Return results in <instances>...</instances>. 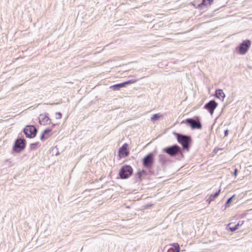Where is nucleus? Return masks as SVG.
Returning a JSON list of instances; mask_svg holds the SVG:
<instances>
[{
  "mask_svg": "<svg viewBox=\"0 0 252 252\" xmlns=\"http://www.w3.org/2000/svg\"><path fill=\"white\" fill-rule=\"evenodd\" d=\"M51 132V129L48 128L44 130L40 136V139L42 141L47 139L50 136L51 134H50V133Z\"/></svg>",
  "mask_w": 252,
  "mask_h": 252,
  "instance_id": "obj_12",
  "label": "nucleus"
},
{
  "mask_svg": "<svg viewBox=\"0 0 252 252\" xmlns=\"http://www.w3.org/2000/svg\"><path fill=\"white\" fill-rule=\"evenodd\" d=\"M38 238H39V237L38 238H37V237H32V241H36L37 247L41 245L40 244L38 243V242H37V241L38 240Z\"/></svg>",
  "mask_w": 252,
  "mask_h": 252,
  "instance_id": "obj_22",
  "label": "nucleus"
},
{
  "mask_svg": "<svg viewBox=\"0 0 252 252\" xmlns=\"http://www.w3.org/2000/svg\"><path fill=\"white\" fill-rule=\"evenodd\" d=\"M154 155L151 153L145 156L142 160L143 166L147 169H151L152 168L154 164Z\"/></svg>",
  "mask_w": 252,
  "mask_h": 252,
  "instance_id": "obj_3",
  "label": "nucleus"
},
{
  "mask_svg": "<svg viewBox=\"0 0 252 252\" xmlns=\"http://www.w3.org/2000/svg\"><path fill=\"white\" fill-rule=\"evenodd\" d=\"M124 86H125L124 83H122L112 86L110 87V88L114 90H119L121 88Z\"/></svg>",
  "mask_w": 252,
  "mask_h": 252,
  "instance_id": "obj_16",
  "label": "nucleus"
},
{
  "mask_svg": "<svg viewBox=\"0 0 252 252\" xmlns=\"http://www.w3.org/2000/svg\"><path fill=\"white\" fill-rule=\"evenodd\" d=\"M177 140L178 142L182 145L184 150H186L187 151H189V145L191 142V138L190 136L178 134Z\"/></svg>",
  "mask_w": 252,
  "mask_h": 252,
  "instance_id": "obj_1",
  "label": "nucleus"
},
{
  "mask_svg": "<svg viewBox=\"0 0 252 252\" xmlns=\"http://www.w3.org/2000/svg\"><path fill=\"white\" fill-rule=\"evenodd\" d=\"M234 196V195H233L232 196H231V197L227 199V201L225 203V208H224V209H226V208H227V207H228L229 206V204L232 201V199H233Z\"/></svg>",
  "mask_w": 252,
  "mask_h": 252,
  "instance_id": "obj_19",
  "label": "nucleus"
},
{
  "mask_svg": "<svg viewBox=\"0 0 252 252\" xmlns=\"http://www.w3.org/2000/svg\"><path fill=\"white\" fill-rule=\"evenodd\" d=\"M55 104V103H51V105H54V104Z\"/></svg>",
  "mask_w": 252,
  "mask_h": 252,
  "instance_id": "obj_32",
  "label": "nucleus"
},
{
  "mask_svg": "<svg viewBox=\"0 0 252 252\" xmlns=\"http://www.w3.org/2000/svg\"><path fill=\"white\" fill-rule=\"evenodd\" d=\"M38 146H39L38 142L32 143L30 144V149L31 150H35Z\"/></svg>",
  "mask_w": 252,
  "mask_h": 252,
  "instance_id": "obj_18",
  "label": "nucleus"
},
{
  "mask_svg": "<svg viewBox=\"0 0 252 252\" xmlns=\"http://www.w3.org/2000/svg\"><path fill=\"white\" fill-rule=\"evenodd\" d=\"M185 123L189 124L192 129H201L202 128V125L199 121L192 118H189L186 120Z\"/></svg>",
  "mask_w": 252,
  "mask_h": 252,
  "instance_id": "obj_8",
  "label": "nucleus"
},
{
  "mask_svg": "<svg viewBox=\"0 0 252 252\" xmlns=\"http://www.w3.org/2000/svg\"><path fill=\"white\" fill-rule=\"evenodd\" d=\"M159 159L160 161H163L164 160V156L163 155H159Z\"/></svg>",
  "mask_w": 252,
  "mask_h": 252,
  "instance_id": "obj_25",
  "label": "nucleus"
},
{
  "mask_svg": "<svg viewBox=\"0 0 252 252\" xmlns=\"http://www.w3.org/2000/svg\"><path fill=\"white\" fill-rule=\"evenodd\" d=\"M228 134V130L227 129H226L224 131V136H227Z\"/></svg>",
  "mask_w": 252,
  "mask_h": 252,
  "instance_id": "obj_27",
  "label": "nucleus"
},
{
  "mask_svg": "<svg viewBox=\"0 0 252 252\" xmlns=\"http://www.w3.org/2000/svg\"><path fill=\"white\" fill-rule=\"evenodd\" d=\"M251 45V42L250 40H244L238 47V52L241 55L245 54Z\"/></svg>",
  "mask_w": 252,
  "mask_h": 252,
  "instance_id": "obj_6",
  "label": "nucleus"
},
{
  "mask_svg": "<svg viewBox=\"0 0 252 252\" xmlns=\"http://www.w3.org/2000/svg\"><path fill=\"white\" fill-rule=\"evenodd\" d=\"M220 191V189H219L218 191H217L215 194H212L210 196L209 198L207 199V201L209 202V203L211 202V201L214 200L215 198L217 197L219 195Z\"/></svg>",
  "mask_w": 252,
  "mask_h": 252,
  "instance_id": "obj_15",
  "label": "nucleus"
},
{
  "mask_svg": "<svg viewBox=\"0 0 252 252\" xmlns=\"http://www.w3.org/2000/svg\"><path fill=\"white\" fill-rule=\"evenodd\" d=\"M141 172H142V173H145L146 172L144 170H143L142 171H141Z\"/></svg>",
  "mask_w": 252,
  "mask_h": 252,
  "instance_id": "obj_31",
  "label": "nucleus"
},
{
  "mask_svg": "<svg viewBox=\"0 0 252 252\" xmlns=\"http://www.w3.org/2000/svg\"><path fill=\"white\" fill-rule=\"evenodd\" d=\"M226 229L229 230L231 231H234L238 229L237 225L232 223H229L227 225Z\"/></svg>",
  "mask_w": 252,
  "mask_h": 252,
  "instance_id": "obj_14",
  "label": "nucleus"
},
{
  "mask_svg": "<svg viewBox=\"0 0 252 252\" xmlns=\"http://www.w3.org/2000/svg\"><path fill=\"white\" fill-rule=\"evenodd\" d=\"M24 134L28 138H33L37 133V129L33 126H27L23 130Z\"/></svg>",
  "mask_w": 252,
  "mask_h": 252,
  "instance_id": "obj_7",
  "label": "nucleus"
},
{
  "mask_svg": "<svg viewBox=\"0 0 252 252\" xmlns=\"http://www.w3.org/2000/svg\"><path fill=\"white\" fill-rule=\"evenodd\" d=\"M244 223V221L239 220L238 223L236 224L237 225V228H238L239 226H242Z\"/></svg>",
  "mask_w": 252,
  "mask_h": 252,
  "instance_id": "obj_24",
  "label": "nucleus"
},
{
  "mask_svg": "<svg viewBox=\"0 0 252 252\" xmlns=\"http://www.w3.org/2000/svg\"><path fill=\"white\" fill-rule=\"evenodd\" d=\"M216 96L220 99H222V100L223 99V98L225 97V94L223 92L222 90L219 89L216 91L215 93Z\"/></svg>",
  "mask_w": 252,
  "mask_h": 252,
  "instance_id": "obj_13",
  "label": "nucleus"
},
{
  "mask_svg": "<svg viewBox=\"0 0 252 252\" xmlns=\"http://www.w3.org/2000/svg\"><path fill=\"white\" fill-rule=\"evenodd\" d=\"M205 0H202V4H204V5H205L206 4H205Z\"/></svg>",
  "mask_w": 252,
  "mask_h": 252,
  "instance_id": "obj_30",
  "label": "nucleus"
},
{
  "mask_svg": "<svg viewBox=\"0 0 252 252\" xmlns=\"http://www.w3.org/2000/svg\"><path fill=\"white\" fill-rule=\"evenodd\" d=\"M26 146V140L24 139L17 138L14 143L13 150L17 153L23 151Z\"/></svg>",
  "mask_w": 252,
  "mask_h": 252,
  "instance_id": "obj_5",
  "label": "nucleus"
},
{
  "mask_svg": "<svg viewBox=\"0 0 252 252\" xmlns=\"http://www.w3.org/2000/svg\"><path fill=\"white\" fill-rule=\"evenodd\" d=\"M163 151L171 157H175L179 154L182 155L181 148L177 145L167 147L163 149Z\"/></svg>",
  "mask_w": 252,
  "mask_h": 252,
  "instance_id": "obj_2",
  "label": "nucleus"
},
{
  "mask_svg": "<svg viewBox=\"0 0 252 252\" xmlns=\"http://www.w3.org/2000/svg\"><path fill=\"white\" fill-rule=\"evenodd\" d=\"M62 114L60 112H57L56 113V118L57 119H60L62 118Z\"/></svg>",
  "mask_w": 252,
  "mask_h": 252,
  "instance_id": "obj_23",
  "label": "nucleus"
},
{
  "mask_svg": "<svg viewBox=\"0 0 252 252\" xmlns=\"http://www.w3.org/2000/svg\"><path fill=\"white\" fill-rule=\"evenodd\" d=\"M218 105V103L214 100H211L205 105L204 108L207 110L211 115H212Z\"/></svg>",
  "mask_w": 252,
  "mask_h": 252,
  "instance_id": "obj_9",
  "label": "nucleus"
},
{
  "mask_svg": "<svg viewBox=\"0 0 252 252\" xmlns=\"http://www.w3.org/2000/svg\"><path fill=\"white\" fill-rule=\"evenodd\" d=\"M142 175V172H138L137 173V175L138 177V178H140Z\"/></svg>",
  "mask_w": 252,
  "mask_h": 252,
  "instance_id": "obj_26",
  "label": "nucleus"
},
{
  "mask_svg": "<svg viewBox=\"0 0 252 252\" xmlns=\"http://www.w3.org/2000/svg\"><path fill=\"white\" fill-rule=\"evenodd\" d=\"M209 1V4L211 5V3L213 2V0H207Z\"/></svg>",
  "mask_w": 252,
  "mask_h": 252,
  "instance_id": "obj_29",
  "label": "nucleus"
},
{
  "mask_svg": "<svg viewBox=\"0 0 252 252\" xmlns=\"http://www.w3.org/2000/svg\"><path fill=\"white\" fill-rule=\"evenodd\" d=\"M39 119V122L43 125H47L51 123V120L48 116L47 114H42L40 115Z\"/></svg>",
  "mask_w": 252,
  "mask_h": 252,
  "instance_id": "obj_10",
  "label": "nucleus"
},
{
  "mask_svg": "<svg viewBox=\"0 0 252 252\" xmlns=\"http://www.w3.org/2000/svg\"><path fill=\"white\" fill-rule=\"evenodd\" d=\"M136 81H137V80L136 79H131V80H128L127 81L124 82V86H125L126 85H127V84L135 83Z\"/></svg>",
  "mask_w": 252,
  "mask_h": 252,
  "instance_id": "obj_20",
  "label": "nucleus"
},
{
  "mask_svg": "<svg viewBox=\"0 0 252 252\" xmlns=\"http://www.w3.org/2000/svg\"><path fill=\"white\" fill-rule=\"evenodd\" d=\"M173 246L175 248V250L176 252H180V248L178 244L177 243H174L173 244Z\"/></svg>",
  "mask_w": 252,
  "mask_h": 252,
  "instance_id": "obj_21",
  "label": "nucleus"
},
{
  "mask_svg": "<svg viewBox=\"0 0 252 252\" xmlns=\"http://www.w3.org/2000/svg\"><path fill=\"white\" fill-rule=\"evenodd\" d=\"M237 172H238V170L237 169H235L234 170V176L236 177L237 175Z\"/></svg>",
  "mask_w": 252,
  "mask_h": 252,
  "instance_id": "obj_28",
  "label": "nucleus"
},
{
  "mask_svg": "<svg viewBox=\"0 0 252 252\" xmlns=\"http://www.w3.org/2000/svg\"><path fill=\"white\" fill-rule=\"evenodd\" d=\"M127 147L128 145L125 143L119 149V153L121 157H126L128 155Z\"/></svg>",
  "mask_w": 252,
  "mask_h": 252,
  "instance_id": "obj_11",
  "label": "nucleus"
},
{
  "mask_svg": "<svg viewBox=\"0 0 252 252\" xmlns=\"http://www.w3.org/2000/svg\"><path fill=\"white\" fill-rule=\"evenodd\" d=\"M162 117V115L160 114H155L151 117V121L154 122L158 120L160 117Z\"/></svg>",
  "mask_w": 252,
  "mask_h": 252,
  "instance_id": "obj_17",
  "label": "nucleus"
},
{
  "mask_svg": "<svg viewBox=\"0 0 252 252\" xmlns=\"http://www.w3.org/2000/svg\"><path fill=\"white\" fill-rule=\"evenodd\" d=\"M132 168L130 166L125 165L120 169L119 175L122 179H126L132 174Z\"/></svg>",
  "mask_w": 252,
  "mask_h": 252,
  "instance_id": "obj_4",
  "label": "nucleus"
}]
</instances>
